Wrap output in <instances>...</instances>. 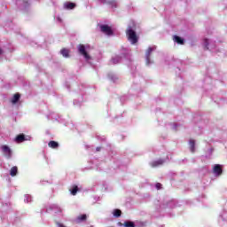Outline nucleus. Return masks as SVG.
Instances as JSON below:
<instances>
[{"label": "nucleus", "instance_id": "20e7f679", "mask_svg": "<svg viewBox=\"0 0 227 227\" xmlns=\"http://www.w3.org/2000/svg\"><path fill=\"white\" fill-rule=\"evenodd\" d=\"M1 150L3 153L6 156L7 159H12V152L10 146L8 145H2Z\"/></svg>", "mask_w": 227, "mask_h": 227}, {"label": "nucleus", "instance_id": "9d476101", "mask_svg": "<svg viewBox=\"0 0 227 227\" xmlns=\"http://www.w3.org/2000/svg\"><path fill=\"white\" fill-rule=\"evenodd\" d=\"M214 173H216V175H222L223 174V168H221V165H219V164L215 165Z\"/></svg>", "mask_w": 227, "mask_h": 227}, {"label": "nucleus", "instance_id": "f03ea898", "mask_svg": "<svg viewBox=\"0 0 227 227\" xmlns=\"http://www.w3.org/2000/svg\"><path fill=\"white\" fill-rule=\"evenodd\" d=\"M101 33L107 35V36L113 35V29L108 25H100Z\"/></svg>", "mask_w": 227, "mask_h": 227}, {"label": "nucleus", "instance_id": "a211bd4d", "mask_svg": "<svg viewBox=\"0 0 227 227\" xmlns=\"http://www.w3.org/2000/svg\"><path fill=\"white\" fill-rule=\"evenodd\" d=\"M124 227H136V223H134V222L126 221L124 223Z\"/></svg>", "mask_w": 227, "mask_h": 227}, {"label": "nucleus", "instance_id": "7ed1b4c3", "mask_svg": "<svg viewBox=\"0 0 227 227\" xmlns=\"http://www.w3.org/2000/svg\"><path fill=\"white\" fill-rule=\"evenodd\" d=\"M77 49L80 54L85 58V59H90V54H88V51H86V47L84 44H79Z\"/></svg>", "mask_w": 227, "mask_h": 227}, {"label": "nucleus", "instance_id": "4468645a", "mask_svg": "<svg viewBox=\"0 0 227 227\" xmlns=\"http://www.w3.org/2000/svg\"><path fill=\"white\" fill-rule=\"evenodd\" d=\"M19 173V168L17 166H14L10 170L11 176H17V174Z\"/></svg>", "mask_w": 227, "mask_h": 227}, {"label": "nucleus", "instance_id": "393cba45", "mask_svg": "<svg viewBox=\"0 0 227 227\" xmlns=\"http://www.w3.org/2000/svg\"><path fill=\"white\" fill-rule=\"evenodd\" d=\"M23 3H24L25 5H27V1L23 0Z\"/></svg>", "mask_w": 227, "mask_h": 227}, {"label": "nucleus", "instance_id": "b1692460", "mask_svg": "<svg viewBox=\"0 0 227 227\" xmlns=\"http://www.w3.org/2000/svg\"><path fill=\"white\" fill-rule=\"evenodd\" d=\"M100 150H102V147H97V148H96V151H97V152H100Z\"/></svg>", "mask_w": 227, "mask_h": 227}, {"label": "nucleus", "instance_id": "6e6552de", "mask_svg": "<svg viewBox=\"0 0 227 227\" xmlns=\"http://www.w3.org/2000/svg\"><path fill=\"white\" fill-rule=\"evenodd\" d=\"M189 145L192 153H194V152H196V142L193 139H191Z\"/></svg>", "mask_w": 227, "mask_h": 227}, {"label": "nucleus", "instance_id": "ddd939ff", "mask_svg": "<svg viewBox=\"0 0 227 227\" xmlns=\"http://www.w3.org/2000/svg\"><path fill=\"white\" fill-rule=\"evenodd\" d=\"M48 146L50 148H53V149H56V148H59V144L54 140H51L48 143Z\"/></svg>", "mask_w": 227, "mask_h": 227}, {"label": "nucleus", "instance_id": "5701e85b", "mask_svg": "<svg viewBox=\"0 0 227 227\" xmlns=\"http://www.w3.org/2000/svg\"><path fill=\"white\" fill-rule=\"evenodd\" d=\"M99 1H101V3H102L103 4H106L107 3L106 0H99Z\"/></svg>", "mask_w": 227, "mask_h": 227}, {"label": "nucleus", "instance_id": "39448f33", "mask_svg": "<svg viewBox=\"0 0 227 227\" xmlns=\"http://www.w3.org/2000/svg\"><path fill=\"white\" fill-rule=\"evenodd\" d=\"M155 51V48L149 47L145 51V59L146 65H150V57L152 56V52Z\"/></svg>", "mask_w": 227, "mask_h": 227}, {"label": "nucleus", "instance_id": "2eb2a0df", "mask_svg": "<svg viewBox=\"0 0 227 227\" xmlns=\"http://www.w3.org/2000/svg\"><path fill=\"white\" fill-rule=\"evenodd\" d=\"M72 196H75L79 192V187L77 185H73V188L69 190Z\"/></svg>", "mask_w": 227, "mask_h": 227}, {"label": "nucleus", "instance_id": "0eeeda50", "mask_svg": "<svg viewBox=\"0 0 227 227\" xmlns=\"http://www.w3.org/2000/svg\"><path fill=\"white\" fill-rule=\"evenodd\" d=\"M26 140V136L24 134H20L15 137L16 143H24Z\"/></svg>", "mask_w": 227, "mask_h": 227}, {"label": "nucleus", "instance_id": "f3484780", "mask_svg": "<svg viewBox=\"0 0 227 227\" xmlns=\"http://www.w3.org/2000/svg\"><path fill=\"white\" fill-rule=\"evenodd\" d=\"M106 4H109L112 8H116L118 6L116 0L108 1L106 2Z\"/></svg>", "mask_w": 227, "mask_h": 227}, {"label": "nucleus", "instance_id": "f8f14e48", "mask_svg": "<svg viewBox=\"0 0 227 227\" xmlns=\"http://www.w3.org/2000/svg\"><path fill=\"white\" fill-rule=\"evenodd\" d=\"M162 164H164V160H156V161H153V162L151 163V166H152V168H157V167H159V166H162Z\"/></svg>", "mask_w": 227, "mask_h": 227}, {"label": "nucleus", "instance_id": "423d86ee", "mask_svg": "<svg viewBox=\"0 0 227 227\" xmlns=\"http://www.w3.org/2000/svg\"><path fill=\"white\" fill-rule=\"evenodd\" d=\"M19 100H20V93H15L12 97V98L11 99L12 104L15 105L17 104V102H19Z\"/></svg>", "mask_w": 227, "mask_h": 227}, {"label": "nucleus", "instance_id": "1a4fd4ad", "mask_svg": "<svg viewBox=\"0 0 227 227\" xmlns=\"http://www.w3.org/2000/svg\"><path fill=\"white\" fill-rule=\"evenodd\" d=\"M173 40L174 42H176V43H178L179 45H184V39L178 35H174Z\"/></svg>", "mask_w": 227, "mask_h": 227}, {"label": "nucleus", "instance_id": "a878e982", "mask_svg": "<svg viewBox=\"0 0 227 227\" xmlns=\"http://www.w3.org/2000/svg\"><path fill=\"white\" fill-rule=\"evenodd\" d=\"M3 54V49L0 48V55Z\"/></svg>", "mask_w": 227, "mask_h": 227}, {"label": "nucleus", "instance_id": "aec40b11", "mask_svg": "<svg viewBox=\"0 0 227 227\" xmlns=\"http://www.w3.org/2000/svg\"><path fill=\"white\" fill-rule=\"evenodd\" d=\"M88 219V216L86 215H81L77 217L78 221H86Z\"/></svg>", "mask_w": 227, "mask_h": 227}, {"label": "nucleus", "instance_id": "dca6fc26", "mask_svg": "<svg viewBox=\"0 0 227 227\" xmlns=\"http://www.w3.org/2000/svg\"><path fill=\"white\" fill-rule=\"evenodd\" d=\"M64 6L67 10H74V8H75V4L74 3H67V4H65Z\"/></svg>", "mask_w": 227, "mask_h": 227}, {"label": "nucleus", "instance_id": "412c9836", "mask_svg": "<svg viewBox=\"0 0 227 227\" xmlns=\"http://www.w3.org/2000/svg\"><path fill=\"white\" fill-rule=\"evenodd\" d=\"M208 45H209L208 39L207 38L204 39V49H205V51H208Z\"/></svg>", "mask_w": 227, "mask_h": 227}, {"label": "nucleus", "instance_id": "4be33fe9", "mask_svg": "<svg viewBox=\"0 0 227 227\" xmlns=\"http://www.w3.org/2000/svg\"><path fill=\"white\" fill-rule=\"evenodd\" d=\"M156 189L159 191L160 189H162V184L160 183H157L156 184Z\"/></svg>", "mask_w": 227, "mask_h": 227}, {"label": "nucleus", "instance_id": "6ab92c4d", "mask_svg": "<svg viewBox=\"0 0 227 227\" xmlns=\"http://www.w3.org/2000/svg\"><path fill=\"white\" fill-rule=\"evenodd\" d=\"M114 217H121V210L114 209Z\"/></svg>", "mask_w": 227, "mask_h": 227}, {"label": "nucleus", "instance_id": "f257e3e1", "mask_svg": "<svg viewBox=\"0 0 227 227\" xmlns=\"http://www.w3.org/2000/svg\"><path fill=\"white\" fill-rule=\"evenodd\" d=\"M126 35L132 45H136V43L139 42V36H137L136 31H134L130 27L126 30Z\"/></svg>", "mask_w": 227, "mask_h": 227}, {"label": "nucleus", "instance_id": "9b49d317", "mask_svg": "<svg viewBox=\"0 0 227 227\" xmlns=\"http://www.w3.org/2000/svg\"><path fill=\"white\" fill-rule=\"evenodd\" d=\"M60 53L64 58H70V50L64 48L60 51Z\"/></svg>", "mask_w": 227, "mask_h": 227}]
</instances>
